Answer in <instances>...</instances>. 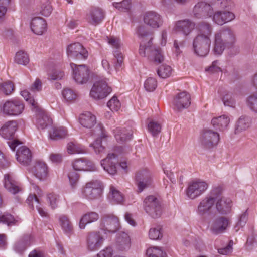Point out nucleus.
<instances>
[{
  "label": "nucleus",
  "mask_w": 257,
  "mask_h": 257,
  "mask_svg": "<svg viewBox=\"0 0 257 257\" xmlns=\"http://www.w3.org/2000/svg\"><path fill=\"white\" fill-rule=\"evenodd\" d=\"M197 35L193 41L194 52L200 57L206 56L210 51L213 28L210 23L202 21L196 27Z\"/></svg>",
  "instance_id": "f257e3e1"
},
{
  "label": "nucleus",
  "mask_w": 257,
  "mask_h": 257,
  "mask_svg": "<svg viewBox=\"0 0 257 257\" xmlns=\"http://www.w3.org/2000/svg\"><path fill=\"white\" fill-rule=\"evenodd\" d=\"M235 38L230 29H222L216 32L214 35L213 51L220 55L226 47H231L235 43Z\"/></svg>",
  "instance_id": "f03ea898"
},
{
  "label": "nucleus",
  "mask_w": 257,
  "mask_h": 257,
  "mask_svg": "<svg viewBox=\"0 0 257 257\" xmlns=\"http://www.w3.org/2000/svg\"><path fill=\"white\" fill-rule=\"evenodd\" d=\"M222 189L218 186L213 188L209 195L202 199L199 203L197 209V214L201 216L209 215L215 204L216 199L221 195Z\"/></svg>",
  "instance_id": "7ed1b4c3"
},
{
  "label": "nucleus",
  "mask_w": 257,
  "mask_h": 257,
  "mask_svg": "<svg viewBox=\"0 0 257 257\" xmlns=\"http://www.w3.org/2000/svg\"><path fill=\"white\" fill-rule=\"evenodd\" d=\"M152 39V37H150L148 41H141L139 53L142 57H147L155 62L161 63L164 60V55L159 48H157L153 46Z\"/></svg>",
  "instance_id": "20e7f679"
},
{
  "label": "nucleus",
  "mask_w": 257,
  "mask_h": 257,
  "mask_svg": "<svg viewBox=\"0 0 257 257\" xmlns=\"http://www.w3.org/2000/svg\"><path fill=\"white\" fill-rule=\"evenodd\" d=\"M103 186L100 181L92 180L88 182L81 189V196L88 200H94L101 196Z\"/></svg>",
  "instance_id": "39448f33"
},
{
  "label": "nucleus",
  "mask_w": 257,
  "mask_h": 257,
  "mask_svg": "<svg viewBox=\"0 0 257 257\" xmlns=\"http://www.w3.org/2000/svg\"><path fill=\"white\" fill-rule=\"evenodd\" d=\"M111 91V88L107 83V79L99 77L94 83L90 92V96L95 99H102Z\"/></svg>",
  "instance_id": "423d86ee"
},
{
  "label": "nucleus",
  "mask_w": 257,
  "mask_h": 257,
  "mask_svg": "<svg viewBox=\"0 0 257 257\" xmlns=\"http://www.w3.org/2000/svg\"><path fill=\"white\" fill-rule=\"evenodd\" d=\"M208 183L200 179H196L190 182L186 190V196L194 200L202 195L208 189Z\"/></svg>",
  "instance_id": "0eeeda50"
},
{
  "label": "nucleus",
  "mask_w": 257,
  "mask_h": 257,
  "mask_svg": "<svg viewBox=\"0 0 257 257\" xmlns=\"http://www.w3.org/2000/svg\"><path fill=\"white\" fill-rule=\"evenodd\" d=\"M105 238L99 231H91L87 233L85 236L86 247L90 251H95L102 246Z\"/></svg>",
  "instance_id": "6e6552de"
},
{
  "label": "nucleus",
  "mask_w": 257,
  "mask_h": 257,
  "mask_svg": "<svg viewBox=\"0 0 257 257\" xmlns=\"http://www.w3.org/2000/svg\"><path fill=\"white\" fill-rule=\"evenodd\" d=\"M144 208L146 212L154 218L159 217L162 214L160 201L154 196H149L145 199Z\"/></svg>",
  "instance_id": "1a4fd4ad"
},
{
  "label": "nucleus",
  "mask_w": 257,
  "mask_h": 257,
  "mask_svg": "<svg viewBox=\"0 0 257 257\" xmlns=\"http://www.w3.org/2000/svg\"><path fill=\"white\" fill-rule=\"evenodd\" d=\"M24 107V105L21 101L14 99L5 102L1 108V111L4 114L7 116H18L23 112Z\"/></svg>",
  "instance_id": "9d476101"
},
{
  "label": "nucleus",
  "mask_w": 257,
  "mask_h": 257,
  "mask_svg": "<svg viewBox=\"0 0 257 257\" xmlns=\"http://www.w3.org/2000/svg\"><path fill=\"white\" fill-rule=\"evenodd\" d=\"M94 134L97 136L94 142L90 145L95 152L101 154L104 152L105 147L102 145V141H105L108 137L106 132L102 124H99L94 129Z\"/></svg>",
  "instance_id": "9b49d317"
},
{
  "label": "nucleus",
  "mask_w": 257,
  "mask_h": 257,
  "mask_svg": "<svg viewBox=\"0 0 257 257\" xmlns=\"http://www.w3.org/2000/svg\"><path fill=\"white\" fill-rule=\"evenodd\" d=\"M70 66L73 70V77L77 83L84 84L88 81L89 70L86 65L71 63Z\"/></svg>",
  "instance_id": "f8f14e48"
},
{
  "label": "nucleus",
  "mask_w": 257,
  "mask_h": 257,
  "mask_svg": "<svg viewBox=\"0 0 257 257\" xmlns=\"http://www.w3.org/2000/svg\"><path fill=\"white\" fill-rule=\"evenodd\" d=\"M219 139L218 133L210 130H205L201 135L200 141L202 146L209 149L216 146Z\"/></svg>",
  "instance_id": "ddd939ff"
},
{
  "label": "nucleus",
  "mask_w": 257,
  "mask_h": 257,
  "mask_svg": "<svg viewBox=\"0 0 257 257\" xmlns=\"http://www.w3.org/2000/svg\"><path fill=\"white\" fill-rule=\"evenodd\" d=\"M119 227L118 218L112 214H105L101 218L100 228L104 231L115 232Z\"/></svg>",
  "instance_id": "4468645a"
},
{
  "label": "nucleus",
  "mask_w": 257,
  "mask_h": 257,
  "mask_svg": "<svg viewBox=\"0 0 257 257\" xmlns=\"http://www.w3.org/2000/svg\"><path fill=\"white\" fill-rule=\"evenodd\" d=\"M143 19L146 25L153 29L159 28L163 22L162 17L154 11L145 12L143 15Z\"/></svg>",
  "instance_id": "2eb2a0df"
},
{
  "label": "nucleus",
  "mask_w": 257,
  "mask_h": 257,
  "mask_svg": "<svg viewBox=\"0 0 257 257\" xmlns=\"http://www.w3.org/2000/svg\"><path fill=\"white\" fill-rule=\"evenodd\" d=\"M67 54L69 57L77 59H86L88 56V51L79 43L68 45Z\"/></svg>",
  "instance_id": "dca6fc26"
},
{
  "label": "nucleus",
  "mask_w": 257,
  "mask_h": 257,
  "mask_svg": "<svg viewBox=\"0 0 257 257\" xmlns=\"http://www.w3.org/2000/svg\"><path fill=\"white\" fill-rule=\"evenodd\" d=\"M33 189L35 191L34 194H30L26 200L27 203L32 209H34V204H36V207L40 214L42 217L47 216V213L40 206L39 200L36 194L39 196L42 195V191L39 189V187L35 184H32Z\"/></svg>",
  "instance_id": "f3484780"
},
{
  "label": "nucleus",
  "mask_w": 257,
  "mask_h": 257,
  "mask_svg": "<svg viewBox=\"0 0 257 257\" xmlns=\"http://www.w3.org/2000/svg\"><path fill=\"white\" fill-rule=\"evenodd\" d=\"M193 14L197 18H210L213 14V9L210 4L204 2H200L194 6Z\"/></svg>",
  "instance_id": "a211bd4d"
},
{
  "label": "nucleus",
  "mask_w": 257,
  "mask_h": 257,
  "mask_svg": "<svg viewBox=\"0 0 257 257\" xmlns=\"http://www.w3.org/2000/svg\"><path fill=\"white\" fill-rule=\"evenodd\" d=\"M229 225V219L224 216H218L214 218L210 224V231L214 234L224 232Z\"/></svg>",
  "instance_id": "6ab92c4d"
},
{
  "label": "nucleus",
  "mask_w": 257,
  "mask_h": 257,
  "mask_svg": "<svg viewBox=\"0 0 257 257\" xmlns=\"http://www.w3.org/2000/svg\"><path fill=\"white\" fill-rule=\"evenodd\" d=\"M136 181L139 192H142L145 188L149 187L152 183L150 173L146 170L140 171L137 173Z\"/></svg>",
  "instance_id": "aec40b11"
},
{
  "label": "nucleus",
  "mask_w": 257,
  "mask_h": 257,
  "mask_svg": "<svg viewBox=\"0 0 257 257\" xmlns=\"http://www.w3.org/2000/svg\"><path fill=\"white\" fill-rule=\"evenodd\" d=\"M108 43L112 47L115 49L116 50L113 52V55L116 59L117 62L115 64V68L116 70L121 67L123 61V56L122 53L119 51L121 47V43L120 39L111 36L107 37Z\"/></svg>",
  "instance_id": "412c9836"
},
{
  "label": "nucleus",
  "mask_w": 257,
  "mask_h": 257,
  "mask_svg": "<svg viewBox=\"0 0 257 257\" xmlns=\"http://www.w3.org/2000/svg\"><path fill=\"white\" fill-rule=\"evenodd\" d=\"M4 183L8 191L14 195L21 192L23 190L21 185L16 180L12 174L8 173L4 175Z\"/></svg>",
  "instance_id": "4be33fe9"
},
{
  "label": "nucleus",
  "mask_w": 257,
  "mask_h": 257,
  "mask_svg": "<svg viewBox=\"0 0 257 257\" xmlns=\"http://www.w3.org/2000/svg\"><path fill=\"white\" fill-rule=\"evenodd\" d=\"M173 103L179 111L187 108L191 104L190 95L186 91L181 92L175 96Z\"/></svg>",
  "instance_id": "5701e85b"
},
{
  "label": "nucleus",
  "mask_w": 257,
  "mask_h": 257,
  "mask_svg": "<svg viewBox=\"0 0 257 257\" xmlns=\"http://www.w3.org/2000/svg\"><path fill=\"white\" fill-rule=\"evenodd\" d=\"M235 17V15L229 11H217L213 12L210 18L214 23L221 26L234 20Z\"/></svg>",
  "instance_id": "b1692460"
},
{
  "label": "nucleus",
  "mask_w": 257,
  "mask_h": 257,
  "mask_svg": "<svg viewBox=\"0 0 257 257\" xmlns=\"http://www.w3.org/2000/svg\"><path fill=\"white\" fill-rule=\"evenodd\" d=\"M220 196L216 199V209L217 211L222 215H226L230 213L232 206V201L230 198Z\"/></svg>",
  "instance_id": "393cba45"
},
{
  "label": "nucleus",
  "mask_w": 257,
  "mask_h": 257,
  "mask_svg": "<svg viewBox=\"0 0 257 257\" xmlns=\"http://www.w3.org/2000/svg\"><path fill=\"white\" fill-rule=\"evenodd\" d=\"M195 27L194 22L189 19H184L176 22L174 28L177 32L187 36L191 33Z\"/></svg>",
  "instance_id": "a878e982"
},
{
  "label": "nucleus",
  "mask_w": 257,
  "mask_h": 257,
  "mask_svg": "<svg viewBox=\"0 0 257 257\" xmlns=\"http://www.w3.org/2000/svg\"><path fill=\"white\" fill-rule=\"evenodd\" d=\"M118 162L116 156L114 153L108 154L105 159L101 162V165L104 170L110 175H114L116 173V165Z\"/></svg>",
  "instance_id": "bb28decb"
},
{
  "label": "nucleus",
  "mask_w": 257,
  "mask_h": 257,
  "mask_svg": "<svg viewBox=\"0 0 257 257\" xmlns=\"http://www.w3.org/2000/svg\"><path fill=\"white\" fill-rule=\"evenodd\" d=\"M72 167L76 171H94L96 167L92 162L86 158H80L74 160L72 163Z\"/></svg>",
  "instance_id": "cd10ccee"
},
{
  "label": "nucleus",
  "mask_w": 257,
  "mask_h": 257,
  "mask_svg": "<svg viewBox=\"0 0 257 257\" xmlns=\"http://www.w3.org/2000/svg\"><path fill=\"white\" fill-rule=\"evenodd\" d=\"M104 17V13L102 10L99 8H92L86 16L87 22L93 25L96 26L100 24Z\"/></svg>",
  "instance_id": "c85d7f7f"
},
{
  "label": "nucleus",
  "mask_w": 257,
  "mask_h": 257,
  "mask_svg": "<svg viewBox=\"0 0 257 257\" xmlns=\"http://www.w3.org/2000/svg\"><path fill=\"white\" fill-rule=\"evenodd\" d=\"M17 129V122L15 120L9 121L0 128V135L5 139L12 140L14 138V134Z\"/></svg>",
  "instance_id": "c756f323"
},
{
  "label": "nucleus",
  "mask_w": 257,
  "mask_h": 257,
  "mask_svg": "<svg viewBox=\"0 0 257 257\" xmlns=\"http://www.w3.org/2000/svg\"><path fill=\"white\" fill-rule=\"evenodd\" d=\"M16 159L20 164L27 166L32 161V155L29 149L26 146H21L16 153Z\"/></svg>",
  "instance_id": "7c9ffc66"
},
{
  "label": "nucleus",
  "mask_w": 257,
  "mask_h": 257,
  "mask_svg": "<svg viewBox=\"0 0 257 257\" xmlns=\"http://www.w3.org/2000/svg\"><path fill=\"white\" fill-rule=\"evenodd\" d=\"M32 31L37 35H42L47 29V23L45 20L40 17H36L32 20L31 23Z\"/></svg>",
  "instance_id": "2f4dec72"
},
{
  "label": "nucleus",
  "mask_w": 257,
  "mask_h": 257,
  "mask_svg": "<svg viewBox=\"0 0 257 257\" xmlns=\"http://www.w3.org/2000/svg\"><path fill=\"white\" fill-rule=\"evenodd\" d=\"M230 117L226 115H222L219 117L213 118L211 123L213 126L216 130L223 131L227 128L230 123Z\"/></svg>",
  "instance_id": "473e14b6"
},
{
  "label": "nucleus",
  "mask_w": 257,
  "mask_h": 257,
  "mask_svg": "<svg viewBox=\"0 0 257 257\" xmlns=\"http://www.w3.org/2000/svg\"><path fill=\"white\" fill-rule=\"evenodd\" d=\"M115 139L117 142L123 143L132 139L133 132L131 130L116 128L113 131Z\"/></svg>",
  "instance_id": "72a5a7b5"
},
{
  "label": "nucleus",
  "mask_w": 257,
  "mask_h": 257,
  "mask_svg": "<svg viewBox=\"0 0 257 257\" xmlns=\"http://www.w3.org/2000/svg\"><path fill=\"white\" fill-rule=\"evenodd\" d=\"M46 164L42 162H37L32 169L34 175L39 180L45 179L48 174Z\"/></svg>",
  "instance_id": "f704fd0d"
},
{
  "label": "nucleus",
  "mask_w": 257,
  "mask_h": 257,
  "mask_svg": "<svg viewBox=\"0 0 257 257\" xmlns=\"http://www.w3.org/2000/svg\"><path fill=\"white\" fill-rule=\"evenodd\" d=\"M117 248L121 251L127 250L131 247V239L128 235L125 232L119 234L116 240Z\"/></svg>",
  "instance_id": "c9c22d12"
},
{
  "label": "nucleus",
  "mask_w": 257,
  "mask_h": 257,
  "mask_svg": "<svg viewBox=\"0 0 257 257\" xmlns=\"http://www.w3.org/2000/svg\"><path fill=\"white\" fill-rule=\"evenodd\" d=\"M99 218V214L95 212H89L82 216L79 221V227L84 229L87 224L97 221Z\"/></svg>",
  "instance_id": "e433bc0d"
},
{
  "label": "nucleus",
  "mask_w": 257,
  "mask_h": 257,
  "mask_svg": "<svg viewBox=\"0 0 257 257\" xmlns=\"http://www.w3.org/2000/svg\"><path fill=\"white\" fill-rule=\"evenodd\" d=\"M80 124L85 127L91 128L96 123V117L89 112H86L79 116Z\"/></svg>",
  "instance_id": "4c0bfd02"
},
{
  "label": "nucleus",
  "mask_w": 257,
  "mask_h": 257,
  "mask_svg": "<svg viewBox=\"0 0 257 257\" xmlns=\"http://www.w3.org/2000/svg\"><path fill=\"white\" fill-rule=\"evenodd\" d=\"M52 124V119L45 112H41L37 115L36 126L38 129H45Z\"/></svg>",
  "instance_id": "58836bf2"
},
{
  "label": "nucleus",
  "mask_w": 257,
  "mask_h": 257,
  "mask_svg": "<svg viewBox=\"0 0 257 257\" xmlns=\"http://www.w3.org/2000/svg\"><path fill=\"white\" fill-rule=\"evenodd\" d=\"M68 136V131L64 126L53 127L49 133V137L53 140L64 139Z\"/></svg>",
  "instance_id": "ea45409f"
},
{
  "label": "nucleus",
  "mask_w": 257,
  "mask_h": 257,
  "mask_svg": "<svg viewBox=\"0 0 257 257\" xmlns=\"http://www.w3.org/2000/svg\"><path fill=\"white\" fill-rule=\"evenodd\" d=\"M66 149L69 154H83L86 152L83 146L73 142H69L67 145Z\"/></svg>",
  "instance_id": "a19ab883"
},
{
  "label": "nucleus",
  "mask_w": 257,
  "mask_h": 257,
  "mask_svg": "<svg viewBox=\"0 0 257 257\" xmlns=\"http://www.w3.org/2000/svg\"><path fill=\"white\" fill-rule=\"evenodd\" d=\"M109 198L111 202L115 204H120L124 200L122 194L114 187L111 186L110 188Z\"/></svg>",
  "instance_id": "79ce46f5"
},
{
  "label": "nucleus",
  "mask_w": 257,
  "mask_h": 257,
  "mask_svg": "<svg viewBox=\"0 0 257 257\" xmlns=\"http://www.w3.org/2000/svg\"><path fill=\"white\" fill-rule=\"evenodd\" d=\"M59 223L66 233H70L73 230V226L68 217L61 215L59 217Z\"/></svg>",
  "instance_id": "37998d69"
},
{
  "label": "nucleus",
  "mask_w": 257,
  "mask_h": 257,
  "mask_svg": "<svg viewBox=\"0 0 257 257\" xmlns=\"http://www.w3.org/2000/svg\"><path fill=\"white\" fill-rule=\"evenodd\" d=\"M249 126V119L245 116L240 117L237 121L235 133L241 132L246 130Z\"/></svg>",
  "instance_id": "c03bdc74"
},
{
  "label": "nucleus",
  "mask_w": 257,
  "mask_h": 257,
  "mask_svg": "<svg viewBox=\"0 0 257 257\" xmlns=\"http://www.w3.org/2000/svg\"><path fill=\"white\" fill-rule=\"evenodd\" d=\"M172 69L171 67L167 65L163 64L159 66L157 70L158 76L162 78H166L171 76Z\"/></svg>",
  "instance_id": "a18cd8bd"
},
{
  "label": "nucleus",
  "mask_w": 257,
  "mask_h": 257,
  "mask_svg": "<svg viewBox=\"0 0 257 257\" xmlns=\"http://www.w3.org/2000/svg\"><path fill=\"white\" fill-rule=\"evenodd\" d=\"M15 62L18 64L26 65L29 62V58L26 53L20 51L16 54Z\"/></svg>",
  "instance_id": "49530a36"
},
{
  "label": "nucleus",
  "mask_w": 257,
  "mask_h": 257,
  "mask_svg": "<svg viewBox=\"0 0 257 257\" xmlns=\"http://www.w3.org/2000/svg\"><path fill=\"white\" fill-rule=\"evenodd\" d=\"M146 255L148 257H165L166 253L158 247H151L147 249Z\"/></svg>",
  "instance_id": "de8ad7c7"
},
{
  "label": "nucleus",
  "mask_w": 257,
  "mask_h": 257,
  "mask_svg": "<svg viewBox=\"0 0 257 257\" xmlns=\"http://www.w3.org/2000/svg\"><path fill=\"white\" fill-rule=\"evenodd\" d=\"M246 104L252 111L257 113V93H253L249 96L247 99Z\"/></svg>",
  "instance_id": "09e8293b"
},
{
  "label": "nucleus",
  "mask_w": 257,
  "mask_h": 257,
  "mask_svg": "<svg viewBox=\"0 0 257 257\" xmlns=\"http://www.w3.org/2000/svg\"><path fill=\"white\" fill-rule=\"evenodd\" d=\"M17 220L9 213H5L0 216V223L7 224L8 226H12L16 224Z\"/></svg>",
  "instance_id": "8fccbe9b"
},
{
  "label": "nucleus",
  "mask_w": 257,
  "mask_h": 257,
  "mask_svg": "<svg viewBox=\"0 0 257 257\" xmlns=\"http://www.w3.org/2000/svg\"><path fill=\"white\" fill-rule=\"evenodd\" d=\"M136 33L138 37L142 38V40L147 41L151 37L149 36L150 33V32L144 26H139L137 29Z\"/></svg>",
  "instance_id": "3c124183"
},
{
  "label": "nucleus",
  "mask_w": 257,
  "mask_h": 257,
  "mask_svg": "<svg viewBox=\"0 0 257 257\" xmlns=\"http://www.w3.org/2000/svg\"><path fill=\"white\" fill-rule=\"evenodd\" d=\"M156 80L152 77H149L144 82V88L148 92L153 91L157 87Z\"/></svg>",
  "instance_id": "603ef678"
},
{
  "label": "nucleus",
  "mask_w": 257,
  "mask_h": 257,
  "mask_svg": "<svg viewBox=\"0 0 257 257\" xmlns=\"http://www.w3.org/2000/svg\"><path fill=\"white\" fill-rule=\"evenodd\" d=\"M162 236L160 227L151 228L149 231V237L152 240L160 239L162 237Z\"/></svg>",
  "instance_id": "864d4df0"
},
{
  "label": "nucleus",
  "mask_w": 257,
  "mask_h": 257,
  "mask_svg": "<svg viewBox=\"0 0 257 257\" xmlns=\"http://www.w3.org/2000/svg\"><path fill=\"white\" fill-rule=\"evenodd\" d=\"M148 128L153 136H156L161 132V126L158 122L152 121L148 124Z\"/></svg>",
  "instance_id": "5fc2aeb1"
},
{
  "label": "nucleus",
  "mask_w": 257,
  "mask_h": 257,
  "mask_svg": "<svg viewBox=\"0 0 257 257\" xmlns=\"http://www.w3.org/2000/svg\"><path fill=\"white\" fill-rule=\"evenodd\" d=\"M14 90V86L13 84L8 81L0 85V90L6 95L11 94Z\"/></svg>",
  "instance_id": "6e6d98bb"
},
{
  "label": "nucleus",
  "mask_w": 257,
  "mask_h": 257,
  "mask_svg": "<svg viewBox=\"0 0 257 257\" xmlns=\"http://www.w3.org/2000/svg\"><path fill=\"white\" fill-rule=\"evenodd\" d=\"M107 106L111 111H117L121 107L120 101L116 96H113L107 103Z\"/></svg>",
  "instance_id": "4d7b16f0"
},
{
  "label": "nucleus",
  "mask_w": 257,
  "mask_h": 257,
  "mask_svg": "<svg viewBox=\"0 0 257 257\" xmlns=\"http://www.w3.org/2000/svg\"><path fill=\"white\" fill-rule=\"evenodd\" d=\"M40 13L45 17L49 16L52 13V8L49 1L44 2L41 6Z\"/></svg>",
  "instance_id": "13d9d810"
},
{
  "label": "nucleus",
  "mask_w": 257,
  "mask_h": 257,
  "mask_svg": "<svg viewBox=\"0 0 257 257\" xmlns=\"http://www.w3.org/2000/svg\"><path fill=\"white\" fill-rule=\"evenodd\" d=\"M47 200L52 208L55 209L58 206L59 196L55 193H51L47 195Z\"/></svg>",
  "instance_id": "bf43d9fd"
},
{
  "label": "nucleus",
  "mask_w": 257,
  "mask_h": 257,
  "mask_svg": "<svg viewBox=\"0 0 257 257\" xmlns=\"http://www.w3.org/2000/svg\"><path fill=\"white\" fill-rule=\"evenodd\" d=\"M222 101L224 105L229 107H234L235 101L233 97L232 94L227 93L222 97Z\"/></svg>",
  "instance_id": "052dcab7"
},
{
  "label": "nucleus",
  "mask_w": 257,
  "mask_h": 257,
  "mask_svg": "<svg viewBox=\"0 0 257 257\" xmlns=\"http://www.w3.org/2000/svg\"><path fill=\"white\" fill-rule=\"evenodd\" d=\"M26 242L24 240H21L15 244L14 246V249L17 253L22 254L26 249Z\"/></svg>",
  "instance_id": "680f3d73"
},
{
  "label": "nucleus",
  "mask_w": 257,
  "mask_h": 257,
  "mask_svg": "<svg viewBox=\"0 0 257 257\" xmlns=\"http://www.w3.org/2000/svg\"><path fill=\"white\" fill-rule=\"evenodd\" d=\"M21 95L27 101H28L29 103L34 108H36L38 107L37 102L34 100L33 98L31 97V94L27 90H24L21 91Z\"/></svg>",
  "instance_id": "e2e57ef3"
},
{
  "label": "nucleus",
  "mask_w": 257,
  "mask_h": 257,
  "mask_svg": "<svg viewBox=\"0 0 257 257\" xmlns=\"http://www.w3.org/2000/svg\"><path fill=\"white\" fill-rule=\"evenodd\" d=\"M64 98L67 101H72L75 99L76 94L70 89H64L62 91Z\"/></svg>",
  "instance_id": "0e129e2a"
},
{
  "label": "nucleus",
  "mask_w": 257,
  "mask_h": 257,
  "mask_svg": "<svg viewBox=\"0 0 257 257\" xmlns=\"http://www.w3.org/2000/svg\"><path fill=\"white\" fill-rule=\"evenodd\" d=\"M49 78L53 80H61L65 76L64 72L59 70H54L52 71L49 74Z\"/></svg>",
  "instance_id": "69168bd1"
},
{
  "label": "nucleus",
  "mask_w": 257,
  "mask_h": 257,
  "mask_svg": "<svg viewBox=\"0 0 257 257\" xmlns=\"http://www.w3.org/2000/svg\"><path fill=\"white\" fill-rule=\"evenodd\" d=\"M68 177L71 186L75 187L79 179V174L74 171L70 172L68 174Z\"/></svg>",
  "instance_id": "338daca9"
},
{
  "label": "nucleus",
  "mask_w": 257,
  "mask_h": 257,
  "mask_svg": "<svg viewBox=\"0 0 257 257\" xmlns=\"http://www.w3.org/2000/svg\"><path fill=\"white\" fill-rule=\"evenodd\" d=\"M233 241L230 240L227 246L218 249V252L222 255H227L232 251Z\"/></svg>",
  "instance_id": "774afa93"
}]
</instances>
